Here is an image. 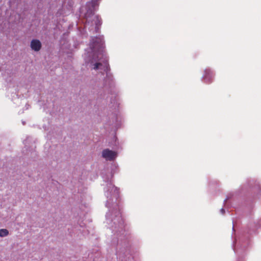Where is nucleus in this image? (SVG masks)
Returning a JSON list of instances; mask_svg holds the SVG:
<instances>
[{
    "instance_id": "nucleus-1",
    "label": "nucleus",
    "mask_w": 261,
    "mask_h": 261,
    "mask_svg": "<svg viewBox=\"0 0 261 261\" xmlns=\"http://www.w3.org/2000/svg\"><path fill=\"white\" fill-rule=\"evenodd\" d=\"M102 156L107 160L113 161L116 157L117 153L114 151L106 149L102 151Z\"/></svg>"
},
{
    "instance_id": "nucleus-2",
    "label": "nucleus",
    "mask_w": 261,
    "mask_h": 261,
    "mask_svg": "<svg viewBox=\"0 0 261 261\" xmlns=\"http://www.w3.org/2000/svg\"><path fill=\"white\" fill-rule=\"evenodd\" d=\"M213 78V74L210 69H205L204 71V74L202 76L203 81L207 84H210L212 82Z\"/></svg>"
},
{
    "instance_id": "nucleus-3",
    "label": "nucleus",
    "mask_w": 261,
    "mask_h": 261,
    "mask_svg": "<svg viewBox=\"0 0 261 261\" xmlns=\"http://www.w3.org/2000/svg\"><path fill=\"white\" fill-rule=\"evenodd\" d=\"M108 68V61L106 59H105L102 63L101 62H97L94 64L93 69L95 70L100 69H103L105 71L107 70Z\"/></svg>"
},
{
    "instance_id": "nucleus-4",
    "label": "nucleus",
    "mask_w": 261,
    "mask_h": 261,
    "mask_svg": "<svg viewBox=\"0 0 261 261\" xmlns=\"http://www.w3.org/2000/svg\"><path fill=\"white\" fill-rule=\"evenodd\" d=\"M31 47L33 50L38 51L41 48V43L39 40L34 39L31 42Z\"/></svg>"
},
{
    "instance_id": "nucleus-5",
    "label": "nucleus",
    "mask_w": 261,
    "mask_h": 261,
    "mask_svg": "<svg viewBox=\"0 0 261 261\" xmlns=\"http://www.w3.org/2000/svg\"><path fill=\"white\" fill-rule=\"evenodd\" d=\"M101 43V40L100 38L98 37H95L92 39L91 42V47L92 49H94L96 48L97 44Z\"/></svg>"
},
{
    "instance_id": "nucleus-6",
    "label": "nucleus",
    "mask_w": 261,
    "mask_h": 261,
    "mask_svg": "<svg viewBox=\"0 0 261 261\" xmlns=\"http://www.w3.org/2000/svg\"><path fill=\"white\" fill-rule=\"evenodd\" d=\"M93 20L96 25V28H98L101 24V18L98 16H94Z\"/></svg>"
},
{
    "instance_id": "nucleus-7",
    "label": "nucleus",
    "mask_w": 261,
    "mask_h": 261,
    "mask_svg": "<svg viewBox=\"0 0 261 261\" xmlns=\"http://www.w3.org/2000/svg\"><path fill=\"white\" fill-rule=\"evenodd\" d=\"M9 234V231L6 229H0V237H4L8 236Z\"/></svg>"
},
{
    "instance_id": "nucleus-8",
    "label": "nucleus",
    "mask_w": 261,
    "mask_h": 261,
    "mask_svg": "<svg viewBox=\"0 0 261 261\" xmlns=\"http://www.w3.org/2000/svg\"><path fill=\"white\" fill-rule=\"evenodd\" d=\"M221 211L222 214H224L225 213V210L223 208H221Z\"/></svg>"
},
{
    "instance_id": "nucleus-9",
    "label": "nucleus",
    "mask_w": 261,
    "mask_h": 261,
    "mask_svg": "<svg viewBox=\"0 0 261 261\" xmlns=\"http://www.w3.org/2000/svg\"><path fill=\"white\" fill-rule=\"evenodd\" d=\"M88 21V19L87 18V20H86V22H87Z\"/></svg>"
}]
</instances>
